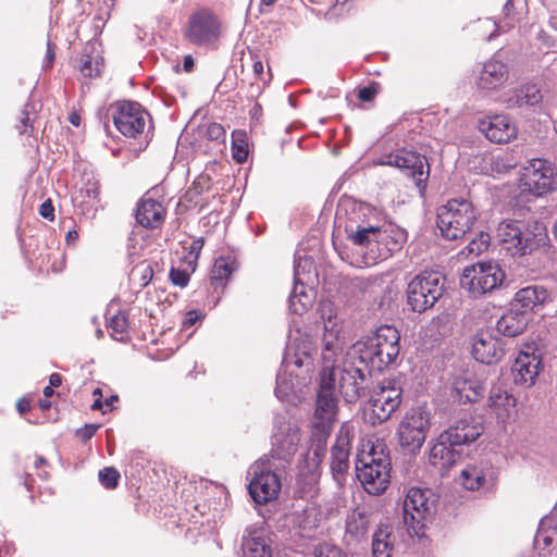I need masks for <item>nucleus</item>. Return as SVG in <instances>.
Returning a JSON list of instances; mask_svg holds the SVG:
<instances>
[{"label":"nucleus","instance_id":"49","mask_svg":"<svg viewBox=\"0 0 557 557\" xmlns=\"http://www.w3.org/2000/svg\"><path fill=\"white\" fill-rule=\"evenodd\" d=\"M542 99L540 90L535 86H527L524 97L520 100L521 104L534 106Z\"/></svg>","mask_w":557,"mask_h":557},{"label":"nucleus","instance_id":"30","mask_svg":"<svg viewBox=\"0 0 557 557\" xmlns=\"http://www.w3.org/2000/svg\"><path fill=\"white\" fill-rule=\"evenodd\" d=\"M528 323V312L511 308L498 319L496 330L504 336L516 337L524 332Z\"/></svg>","mask_w":557,"mask_h":557},{"label":"nucleus","instance_id":"25","mask_svg":"<svg viewBox=\"0 0 557 557\" xmlns=\"http://www.w3.org/2000/svg\"><path fill=\"white\" fill-rule=\"evenodd\" d=\"M216 35L215 18L205 12L195 13L189 21L187 30L188 39L194 44H203Z\"/></svg>","mask_w":557,"mask_h":557},{"label":"nucleus","instance_id":"53","mask_svg":"<svg viewBox=\"0 0 557 557\" xmlns=\"http://www.w3.org/2000/svg\"><path fill=\"white\" fill-rule=\"evenodd\" d=\"M376 94H377L376 86L375 85H369V86H364V87L359 89L358 98L361 101L369 102V101H372L375 98Z\"/></svg>","mask_w":557,"mask_h":557},{"label":"nucleus","instance_id":"17","mask_svg":"<svg viewBox=\"0 0 557 557\" xmlns=\"http://www.w3.org/2000/svg\"><path fill=\"white\" fill-rule=\"evenodd\" d=\"M337 379L339 393L346 401L355 403L361 397L367 374L360 367L351 362H344L337 371Z\"/></svg>","mask_w":557,"mask_h":557},{"label":"nucleus","instance_id":"58","mask_svg":"<svg viewBox=\"0 0 557 557\" xmlns=\"http://www.w3.org/2000/svg\"><path fill=\"white\" fill-rule=\"evenodd\" d=\"M512 1L513 0H507L506 3L503 5V14L505 20H512L515 16Z\"/></svg>","mask_w":557,"mask_h":557},{"label":"nucleus","instance_id":"41","mask_svg":"<svg viewBox=\"0 0 557 557\" xmlns=\"http://www.w3.org/2000/svg\"><path fill=\"white\" fill-rule=\"evenodd\" d=\"M103 66V60L99 55L83 53L79 59V71L85 77L98 76Z\"/></svg>","mask_w":557,"mask_h":557},{"label":"nucleus","instance_id":"5","mask_svg":"<svg viewBox=\"0 0 557 557\" xmlns=\"http://www.w3.org/2000/svg\"><path fill=\"white\" fill-rule=\"evenodd\" d=\"M277 469L278 466L268 456L261 457L249 468L248 474L251 475V480L248 491L257 504H267L277 497L282 486L275 472Z\"/></svg>","mask_w":557,"mask_h":557},{"label":"nucleus","instance_id":"61","mask_svg":"<svg viewBox=\"0 0 557 557\" xmlns=\"http://www.w3.org/2000/svg\"><path fill=\"white\" fill-rule=\"evenodd\" d=\"M54 61V51L52 44L49 41L47 47V54H46V66L50 67Z\"/></svg>","mask_w":557,"mask_h":557},{"label":"nucleus","instance_id":"11","mask_svg":"<svg viewBox=\"0 0 557 557\" xmlns=\"http://www.w3.org/2000/svg\"><path fill=\"white\" fill-rule=\"evenodd\" d=\"M521 182L524 190L543 196L557 187L556 168L548 160L533 159L523 169Z\"/></svg>","mask_w":557,"mask_h":557},{"label":"nucleus","instance_id":"14","mask_svg":"<svg viewBox=\"0 0 557 557\" xmlns=\"http://www.w3.org/2000/svg\"><path fill=\"white\" fill-rule=\"evenodd\" d=\"M376 164L395 166L407 171L422 191L429 178V165L424 156L411 150H398L382 157Z\"/></svg>","mask_w":557,"mask_h":557},{"label":"nucleus","instance_id":"3","mask_svg":"<svg viewBox=\"0 0 557 557\" xmlns=\"http://www.w3.org/2000/svg\"><path fill=\"white\" fill-rule=\"evenodd\" d=\"M496 235L503 248L512 256L531 253L544 239L543 227L537 223L507 219L498 224Z\"/></svg>","mask_w":557,"mask_h":557},{"label":"nucleus","instance_id":"19","mask_svg":"<svg viewBox=\"0 0 557 557\" xmlns=\"http://www.w3.org/2000/svg\"><path fill=\"white\" fill-rule=\"evenodd\" d=\"M461 484L469 491L491 490L496 481V471L487 461L468 465L460 474Z\"/></svg>","mask_w":557,"mask_h":557},{"label":"nucleus","instance_id":"24","mask_svg":"<svg viewBox=\"0 0 557 557\" xmlns=\"http://www.w3.org/2000/svg\"><path fill=\"white\" fill-rule=\"evenodd\" d=\"M165 218V209L161 202L152 198H143L138 201L135 219L139 225L148 230L160 227Z\"/></svg>","mask_w":557,"mask_h":557},{"label":"nucleus","instance_id":"32","mask_svg":"<svg viewBox=\"0 0 557 557\" xmlns=\"http://www.w3.org/2000/svg\"><path fill=\"white\" fill-rule=\"evenodd\" d=\"M483 385L474 379L456 377L453 383V397L460 403H475L483 396Z\"/></svg>","mask_w":557,"mask_h":557},{"label":"nucleus","instance_id":"40","mask_svg":"<svg viewBox=\"0 0 557 557\" xmlns=\"http://www.w3.org/2000/svg\"><path fill=\"white\" fill-rule=\"evenodd\" d=\"M248 136L243 129L232 133V156L237 163H244L248 158Z\"/></svg>","mask_w":557,"mask_h":557},{"label":"nucleus","instance_id":"64","mask_svg":"<svg viewBox=\"0 0 557 557\" xmlns=\"http://www.w3.org/2000/svg\"><path fill=\"white\" fill-rule=\"evenodd\" d=\"M16 407H17V410L21 413H24V412L29 410L30 406H29V403L27 400L21 399V400L17 401Z\"/></svg>","mask_w":557,"mask_h":557},{"label":"nucleus","instance_id":"22","mask_svg":"<svg viewBox=\"0 0 557 557\" xmlns=\"http://www.w3.org/2000/svg\"><path fill=\"white\" fill-rule=\"evenodd\" d=\"M483 432V425L474 418L460 419L449 429L444 431L442 435L449 436L448 442L453 447L468 445L474 442Z\"/></svg>","mask_w":557,"mask_h":557},{"label":"nucleus","instance_id":"10","mask_svg":"<svg viewBox=\"0 0 557 557\" xmlns=\"http://www.w3.org/2000/svg\"><path fill=\"white\" fill-rule=\"evenodd\" d=\"M292 366L296 368L306 367L307 370L311 368L312 358L307 342H304L301 346L290 342L286 347L282 367L276 375L275 395L280 399H284L289 393L294 392L295 383L293 372L287 375Z\"/></svg>","mask_w":557,"mask_h":557},{"label":"nucleus","instance_id":"52","mask_svg":"<svg viewBox=\"0 0 557 557\" xmlns=\"http://www.w3.org/2000/svg\"><path fill=\"white\" fill-rule=\"evenodd\" d=\"M100 428V424H86L84 428H81L76 431V435L83 441H89L97 430Z\"/></svg>","mask_w":557,"mask_h":557},{"label":"nucleus","instance_id":"36","mask_svg":"<svg viewBox=\"0 0 557 557\" xmlns=\"http://www.w3.org/2000/svg\"><path fill=\"white\" fill-rule=\"evenodd\" d=\"M369 525V516L363 511L354 510L346 519V534L352 540L359 541L368 533Z\"/></svg>","mask_w":557,"mask_h":557},{"label":"nucleus","instance_id":"28","mask_svg":"<svg viewBox=\"0 0 557 557\" xmlns=\"http://www.w3.org/2000/svg\"><path fill=\"white\" fill-rule=\"evenodd\" d=\"M472 355L479 362L491 364L502 359L504 350L498 339L490 334H479L472 344Z\"/></svg>","mask_w":557,"mask_h":557},{"label":"nucleus","instance_id":"45","mask_svg":"<svg viewBox=\"0 0 557 557\" xmlns=\"http://www.w3.org/2000/svg\"><path fill=\"white\" fill-rule=\"evenodd\" d=\"M120 473L113 467L99 471V481L106 488H115L119 484Z\"/></svg>","mask_w":557,"mask_h":557},{"label":"nucleus","instance_id":"37","mask_svg":"<svg viewBox=\"0 0 557 557\" xmlns=\"http://www.w3.org/2000/svg\"><path fill=\"white\" fill-rule=\"evenodd\" d=\"M387 231V239L381 243H375L379 246L377 258L387 259L394 251L401 248L403 243L406 240V234L403 230H394L393 227L382 228Z\"/></svg>","mask_w":557,"mask_h":557},{"label":"nucleus","instance_id":"20","mask_svg":"<svg viewBox=\"0 0 557 557\" xmlns=\"http://www.w3.org/2000/svg\"><path fill=\"white\" fill-rule=\"evenodd\" d=\"M300 442V431L296 425L283 423L278 431L272 437L273 448L271 450V461L275 459L287 461L297 450Z\"/></svg>","mask_w":557,"mask_h":557},{"label":"nucleus","instance_id":"57","mask_svg":"<svg viewBox=\"0 0 557 557\" xmlns=\"http://www.w3.org/2000/svg\"><path fill=\"white\" fill-rule=\"evenodd\" d=\"M95 400L91 405L92 410H101L103 408L102 392L100 388H96L92 393Z\"/></svg>","mask_w":557,"mask_h":557},{"label":"nucleus","instance_id":"16","mask_svg":"<svg viewBox=\"0 0 557 557\" xmlns=\"http://www.w3.org/2000/svg\"><path fill=\"white\" fill-rule=\"evenodd\" d=\"M148 119V112L138 102L123 101L116 108L113 122L120 133L135 138L144 132Z\"/></svg>","mask_w":557,"mask_h":557},{"label":"nucleus","instance_id":"60","mask_svg":"<svg viewBox=\"0 0 557 557\" xmlns=\"http://www.w3.org/2000/svg\"><path fill=\"white\" fill-rule=\"evenodd\" d=\"M153 276V270L150 265L143 269L141 286H147Z\"/></svg>","mask_w":557,"mask_h":557},{"label":"nucleus","instance_id":"18","mask_svg":"<svg viewBox=\"0 0 557 557\" xmlns=\"http://www.w3.org/2000/svg\"><path fill=\"white\" fill-rule=\"evenodd\" d=\"M478 127L490 141L496 144H507L518 134L516 124L505 114L486 116L480 120Z\"/></svg>","mask_w":557,"mask_h":557},{"label":"nucleus","instance_id":"7","mask_svg":"<svg viewBox=\"0 0 557 557\" xmlns=\"http://www.w3.org/2000/svg\"><path fill=\"white\" fill-rule=\"evenodd\" d=\"M505 272L497 262H481L466 268L460 278V285L467 288L473 297L485 295L502 286Z\"/></svg>","mask_w":557,"mask_h":557},{"label":"nucleus","instance_id":"46","mask_svg":"<svg viewBox=\"0 0 557 557\" xmlns=\"http://www.w3.org/2000/svg\"><path fill=\"white\" fill-rule=\"evenodd\" d=\"M203 244H205L203 238L200 237V238L194 239L189 244V246L185 248L187 250V255L185 256V259L189 265L196 264L199 253L203 247Z\"/></svg>","mask_w":557,"mask_h":557},{"label":"nucleus","instance_id":"47","mask_svg":"<svg viewBox=\"0 0 557 557\" xmlns=\"http://www.w3.org/2000/svg\"><path fill=\"white\" fill-rule=\"evenodd\" d=\"M315 557H347L341 548L335 545L323 543L315 548Z\"/></svg>","mask_w":557,"mask_h":557},{"label":"nucleus","instance_id":"15","mask_svg":"<svg viewBox=\"0 0 557 557\" xmlns=\"http://www.w3.org/2000/svg\"><path fill=\"white\" fill-rule=\"evenodd\" d=\"M335 384L336 382H333L331 376H323L321 379L317 394L312 428H333L338 411Z\"/></svg>","mask_w":557,"mask_h":557},{"label":"nucleus","instance_id":"9","mask_svg":"<svg viewBox=\"0 0 557 557\" xmlns=\"http://www.w3.org/2000/svg\"><path fill=\"white\" fill-rule=\"evenodd\" d=\"M444 292V277L436 272L417 275L407 288V302L413 311L423 312L434 306Z\"/></svg>","mask_w":557,"mask_h":557},{"label":"nucleus","instance_id":"54","mask_svg":"<svg viewBox=\"0 0 557 557\" xmlns=\"http://www.w3.org/2000/svg\"><path fill=\"white\" fill-rule=\"evenodd\" d=\"M39 213L42 218L52 221L54 219V208L50 200H46L41 203Z\"/></svg>","mask_w":557,"mask_h":557},{"label":"nucleus","instance_id":"12","mask_svg":"<svg viewBox=\"0 0 557 557\" xmlns=\"http://www.w3.org/2000/svg\"><path fill=\"white\" fill-rule=\"evenodd\" d=\"M434 495L429 488L411 487L404 500V522L408 530L419 534L422 521L432 513Z\"/></svg>","mask_w":557,"mask_h":557},{"label":"nucleus","instance_id":"23","mask_svg":"<svg viewBox=\"0 0 557 557\" xmlns=\"http://www.w3.org/2000/svg\"><path fill=\"white\" fill-rule=\"evenodd\" d=\"M272 546L265 532L246 529L242 536V557H272Z\"/></svg>","mask_w":557,"mask_h":557},{"label":"nucleus","instance_id":"13","mask_svg":"<svg viewBox=\"0 0 557 557\" xmlns=\"http://www.w3.org/2000/svg\"><path fill=\"white\" fill-rule=\"evenodd\" d=\"M324 334L322 337L323 348L321 354L322 370L320 380L323 376H331L333 382L337 381V371L342 368L338 363L343 357L345 344L339 337V329L337 323L329 318L324 325Z\"/></svg>","mask_w":557,"mask_h":557},{"label":"nucleus","instance_id":"38","mask_svg":"<svg viewBox=\"0 0 557 557\" xmlns=\"http://www.w3.org/2000/svg\"><path fill=\"white\" fill-rule=\"evenodd\" d=\"M348 238L358 246H370L375 243H381L387 239V231L382 227H358V230L348 235Z\"/></svg>","mask_w":557,"mask_h":557},{"label":"nucleus","instance_id":"59","mask_svg":"<svg viewBox=\"0 0 557 557\" xmlns=\"http://www.w3.org/2000/svg\"><path fill=\"white\" fill-rule=\"evenodd\" d=\"M199 314L197 311H189L183 322V326L184 327H190L193 326L198 320H199Z\"/></svg>","mask_w":557,"mask_h":557},{"label":"nucleus","instance_id":"56","mask_svg":"<svg viewBox=\"0 0 557 557\" xmlns=\"http://www.w3.org/2000/svg\"><path fill=\"white\" fill-rule=\"evenodd\" d=\"M86 193L89 199H97L99 196V186L97 182L89 183L86 189H81L79 193Z\"/></svg>","mask_w":557,"mask_h":557},{"label":"nucleus","instance_id":"27","mask_svg":"<svg viewBox=\"0 0 557 557\" xmlns=\"http://www.w3.org/2000/svg\"><path fill=\"white\" fill-rule=\"evenodd\" d=\"M448 440L449 436L442 435L441 433L429 454L430 463L438 467L441 470H447L453 467L460 456V451L453 447Z\"/></svg>","mask_w":557,"mask_h":557},{"label":"nucleus","instance_id":"43","mask_svg":"<svg viewBox=\"0 0 557 557\" xmlns=\"http://www.w3.org/2000/svg\"><path fill=\"white\" fill-rule=\"evenodd\" d=\"M490 246V235L484 232H480V234L473 238L461 251L460 253L466 257L470 256H479L483 251H485Z\"/></svg>","mask_w":557,"mask_h":557},{"label":"nucleus","instance_id":"55","mask_svg":"<svg viewBox=\"0 0 557 557\" xmlns=\"http://www.w3.org/2000/svg\"><path fill=\"white\" fill-rule=\"evenodd\" d=\"M546 524V519H542L541 522H540V528H539V531H537V534H536V537H535V541L536 543H539L541 540L543 541L544 543V546L545 547H548L550 546V544L553 543V539L552 536L549 535H545L543 533V529H544V525Z\"/></svg>","mask_w":557,"mask_h":557},{"label":"nucleus","instance_id":"62","mask_svg":"<svg viewBox=\"0 0 557 557\" xmlns=\"http://www.w3.org/2000/svg\"><path fill=\"white\" fill-rule=\"evenodd\" d=\"M50 386L58 387L62 383V377L59 373H52L49 377Z\"/></svg>","mask_w":557,"mask_h":557},{"label":"nucleus","instance_id":"35","mask_svg":"<svg viewBox=\"0 0 557 557\" xmlns=\"http://www.w3.org/2000/svg\"><path fill=\"white\" fill-rule=\"evenodd\" d=\"M295 273V285L289 296V310L295 314H302L306 312L313 302V295L308 292L304 284H300Z\"/></svg>","mask_w":557,"mask_h":557},{"label":"nucleus","instance_id":"50","mask_svg":"<svg viewBox=\"0 0 557 557\" xmlns=\"http://www.w3.org/2000/svg\"><path fill=\"white\" fill-rule=\"evenodd\" d=\"M206 136L210 140H224L225 129L219 123H210L207 127Z\"/></svg>","mask_w":557,"mask_h":557},{"label":"nucleus","instance_id":"4","mask_svg":"<svg viewBox=\"0 0 557 557\" xmlns=\"http://www.w3.org/2000/svg\"><path fill=\"white\" fill-rule=\"evenodd\" d=\"M476 221V211L471 201L460 198L448 200L437 209L436 225L443 237L449 240L462 238Z\"/></svg>","mask_w":557,"mask_h":557},{"label":"nucleus","instance_id":"34","mask_svg":"<svg viewBox=\"0 0 557 557\" xmlns=\"http://www.w3.org/2000/svg\"><path fill=\"white\" fill-rule=\"evenodd\" d=\"M548 297L545 287L540 285H529L519 289L515 295L516 304L520 305L525 312L532 310L536 306L543 305Z\"/></svg>","mask_w":557,"mask_h":557},{"label":"nucleus","instance_id":"1","mask_svg":"<svg viewBox=\"0 0 557 557\" xmlns=\"http://www.w3.org/2000/svg\"><path fill=\"white\" fill-rule=\"evenodd\" d=\"M400 335L392 325L380 326L375 334L359 341L352 346V354L358 355L359 362L370 371L381 372L394 363L399 355Z\"/></svg>","mask_w":557,"mask_h":557},{"label":"nucleus","instance_id":"29","mask_svg":"<svg viewBox=\"0 0 557 557\" xmlns=\"http://www.w3.org/2000/svg\"><path fill=\"white\" fill-rule=\"evenodd\" d=\"M349 443L348 440L339 435L331 449V472L333 479L342 484L345 481L349 468Z\"/></svg>","mask_w":557,"mask_h":557},{"label":"nucleus","instance_id":"44","mask_svg":"<svg viewBox=\"0 0 557 557\" xmlns=\"http://www.w3.org/2000/svg\"><path fill=\"white\" fill-rule=\"evenodd\" d=\"M108 329L111 331V336L115 339H122L123 335L127 332L128 320L125 312H119L112 315L107 323Z\"/></svg>","mask_w":557,"mask_h":557},{"label":"nucleus","instance_id":"48","mask_svg":"<svg viewBox=\"0 0 557 557\" xmlns=\"http://www.w3.org/2000/svg\"><path fill=\"white\" fill-rule=\"evenodd\" d=\"M170 280L174 285L185 287L189 282V274L185 270L172 268Z\"/></svg>","mask_w":557,"mask_h":557},{"label":"nucleus","instance_id":"2","mask_svg":"<svg viewBox=\"0 0 557 557\" xmlns=\"http://www.w3.org/2000/svg\"><path fill=\"white\" fill-rule=\"evenodd\" d=\"M385 448L384 443L377 442L369 451H362L357 458V478L364 491L371 495L384 493L389 485L391 458Z\"/></svg>","mask_w":557,"mask_h":557},{"label":"nucleus","instance_id":"6","mask_svg":"<svg viewBox=\"0 0 557 557\" xmlns=\"http://www.w3.org/2000/svg\"><path fill=\"white\" fill-rule=\"evenodd\" d=\"M403 401L401 381L396 377L382 380L373 389L370 398L371 413L369 419L373 425L380 424L399 408Z\"/></svg>","mask_w":557,"mask_h":557},{"label":"nucleus","instance_id":"39","mask_svg":"<svg viewBox=\"0 0 557 557\" xmlns=\"http://www.w3.org/2000/svg\"><path fill=\"white\" fill-rule=\"evenodd\" d=\"M233 267L225 258H218L211 269L210 284L214 290L223 288L225 281L232 275Z\"/></svg>","mask_w":557,"mask_h":557},{"label":"nucleus","instance_id":"21","mask_svg":"<svg viewBox=\"0 0 557 557\" xmlns=\"http://www.w3.org/2000/svg\"><path fill=\"white\" fill-rule=\"evenodd\" d=\"M541 369L542 361L540 355H536L534 351H521L511 367L513 383L525 387L533 385Z\"/></svg>","mask_w":557,"mask_h":557},{"label":"nucleus","instance_id":"8","mask_svg":"<svg viewBox=\"0 0 557 557\" xmlns=\"http://www.w3.org/2000/svg\"><path fill=\"white\" fill-rule=\"evenodd\" d=\"M431 413L422 408L409 409L397 429L399 445L409 453H416L422 447L430 430Z\"/></svg>","mask_w":557,"mask_h":557},{"label":"nucleus","instance_id":"63","mask_svg":"<svg viewBox=\"0 0 557 557\" xmlns=\"http://www.w3.org/2000/svg\"><path fill=\"white\" fill-rule=\"evenodd\" d=\"M264 67L261 61H255L253 62V73L257 78H260L263 74Z\"/></svg>","mask_w":557,"mask_h":557},{"label":"nucleus","instance_id":"31","mask_svg":"<svg viewBox=\"0 0 557 557\" xmlns=\"http://www.w3.org/2000/svg\"><path fill=\"white\" fill-rule=\"evenodd\" d=\"M487 406L497 419L504 422L516 407V399L503 387L493 386L490 391Z\"/></svg>","mask_w":557,"mask_h":557},{"label":"nucleus","instance_id":"51","mask_svg":"<svg viewBox=\"0 0 557 557\" xmlns=\"http://www.w3.org/2000/svg\"><path fill=\"white\" fill-rule=\"evenodd\" d=\"M20 134H29L33 132L32 119L29 116L28 104L25 106L20 123L16 125Z\"/></svg>","mask_w":557,"mask_h":557},{"label":"nucleus","instance_id":"26","mask_svg":"<svg viewBox=\"0 0 557 557\" xmlns=\"http://www.w3.org/2000/svg\"><path fill=\"white\" fill-rule=\"evenodd\" d=\"M508 79V67L502 61L492 59L483 64L478 78V87L483 90H495Z\"/></svg>","mask_w":557,"mask_h":557},{"label":"nucleus","instance_id":"33","mask_svg":"<svg viewBox=\"0 0 557 557\" xmlns=\"http://www.w3.org/2000/svg\"><path fill=\"white\" fill-rule=\"evenodd\" d=\"M393 528L388 524H380L373 534L372 554L374 557H391L395 544Z\"/></svg>","mask_w":557,"mask_h":557},{"label":"nucleus","instance_id":"42","mask_svg":"<svg viewBox=\"0 0 557 557\" xmlns=\"http://www.w3.org/2000/svg\"><path fill=\"white\" fill-rule=\"evenodd\" d=\"M332 429L326 428H313L311 435V449L314 458L321 459L326 449V441L331 434Z\"/></svg>","mask_w":557,"mask_h":557}]
</instances>
